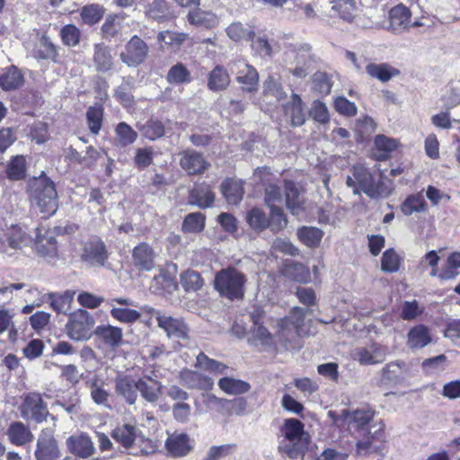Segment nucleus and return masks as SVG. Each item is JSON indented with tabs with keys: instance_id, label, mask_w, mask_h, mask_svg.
I'll use <instances>...</instances> for the list:
<instances>
[{
	"instance_id": "obj_18",
	"label": "nucleus",
	"mask_w": 460,
	"mask_h": 460,
	"mask_svg": "<svg viewBox=\"0 0 460 460\" xmlns=\"http://www.w3.org/2000/svg\"><path fill=\"white\" fill-rule=\"evenodd\" d=\"M132 262L138 270L150 271L155 267V251L147 243H141L132 251Z\"/></svg>"
},
{
	"instance_id": "obj_17",
	"label": "nucleus",
	"mask_w": 460,
	"mask_h": 460,
	"mask_svg": "<svg viewBox=\"0 0 460 460\" xmlns=\"http://www.w3.org/2000/svg\"><path fill=\"white\" fill-rule=\"evenodd\" d=\"M283 111L293 127L302 126L305 122V105L296 93H293L289 101L283 104Z\"/></svg>"
},
{
	"instance_id": "obj_14",
	"label": "nucleus",
	"mask_w": 460,
	"mask_h": 460,
	"mask_svg": "<svg viewBox=\"0 0 460 460\" xmlns=\"http://www.w3.org/2000/svg\"><path fill=\"white\" fill-rule=\"evenodd\" d=\"M180 382L189 389L209 391L214 386V380L196 370L183 368L179 373Z\"/></svg>"
},
{
	"instance_id": "obj_24",
	"label": "nucleus",
	"mask_w": 460,
	"mask_h": 460,
	"mask_svg": "<svg viewBox=\"0 0 460 460\" xmlns=\"http://www.w3.org/2000/svg\"><path fill=\"white\" fill-rule=\"evenodd\" d=\"M161 382L146 376L137 379V390L148 402H156L162 394Z\"/></svg>"
},
{
	"instance_id": "obj_52",
	"label": "nucleus",
	"mask_w": 460,
	"mask_h": 460,
	"mask_svg": "<svg viewBox=\"0 0 460 460\" xmlns=\"http://www.w3.org/2000/svg\"><path fill=\"white\" fill-rule=\"evenodd\" d=\"M6 174L8 179L18 181L26 175L25 158L22 155L14 156L7 165Z\"/></svg>"
},
{
	"instance_id": "obj_21",
	"label": "nucleus",
	"mask_w": 460,
	"mask_h": 460,
	"mask_svg": "<svg viewBox=\"0 0 460 460\" xmlns=\"http://www.w3.org/2000/svg\"><path fill=\"white\" fill-rule=\"evenodd\" d=\"M286 206L293 215L304 210L305 199L300 188L292 181H284Z\"/></svg>"
},
{
	"instance_id": "obj_5",
	"label": "nucleus",
	"mask_w": 460,
	"mask_h": 460,
	"mask_svg": "<svg viewBox=\"0 0 460 460\" xmlns=\"http://www.w3.org/2000/svg\"><path fill=\"white\" fill-rule=\"evenodd\" d=\"M95 321L93 315L84 309L69 314L68 322L66 324V331L68 337L75 341L88 340L93 332Z\"/></svg>"
},
{
	"instance_id": "obj_3",
	"label": "nucleus",
	"mask_w": 460,
	"mask_h": 460,
	"mask_svg": "<svg viewBox=\"0 0 460 460\" xmlns=\"http://www.w3.org/2000/svg\"><path fill=\"white\" fill-rule=\"evenodd\" d=\"M247 279L244 273L234 267H227L217 272L214 279L215 289L229 300H240L244 296Z\"/></svg>"
},
{
	"instance_id": "obj_49",
	"label": "nucleus",
	"mask_w": 460,
	"mask_h": 460,
	"mask_svg": "<svg viewBox=\"0 0 460 460\" xmlns=\"http://www.w3.org/2000/svg\"><path fill=\"white\" fill-rule=\"evenodd\" d=\"M188 38L189 35L187 33L173 31H164L157 35L158 41L164 42L166 46L175 50H178Z\"/></svg>"
},
{
	"instance_id": "obj_61",
	"label": "nucleus",
	"mask_w": 460,
	"mask_h": 460,
	"mask_svg": "<svg viewBox=\"0 0 460 460\" xmlns=\"http://www.w3.org/2000/svg\"><path fill=\"white\" fill-rule=\"evenodd\" d=\"M103 109L101 105L92 106L87 110L86 118L90 131L96 135L102 128Z\"/></svg>"
},
{
	"instance_id": "obj_36",
	"label": "nucleus",
	"mask_w": 460,
	"mask_h": 460,
	"mask_svg": "<svg viewBox=\"0 0 460 460\" xmlns=\"http://www.w3.org/2000/svg\"><path fill=\"white\" fill-rule=\"evenodd\" d=\"M138 429L135 425L127 423L117 427L111 437L124 447H130L137 437Z\"/></svg>"
},
{
	"instance_id": "obj_6",
	"label": "nucleus",
	"mask_w": 460,
	"mask_h": 460,
	"mask_svg": "<svg viewBox=\"0 0 460 460\" xmlns=\"http://www.w3.org/2000/svg\"><path fill=\"white\" fill-rule=\"evenodd\" d=\"M149 55L148 45L137 35H134L119 54L123 64L128 67H137L143 64Z\"/></svg>"
},
{
	"instance_id": "obj_16",
	"label": "nucleus",
	"mask_w": 460,
	"mask_h": 460,
	"mask_svg": "<svg viewBox=\"0 0 460 460\" xmlns=\"http://www.w3.org/2000/svg\"><path fill=\"white\" fill-rule=\"evenodd\" d=\"M66 446L71 454L80 458H88L95 453L91 438L84 433L70 436Z\"/></svg>"
},
{
	"instance_id": "obj_11",
	"label": "nucleus",
	"mask_w": 460,
	"mask_h": 460,
	"mask_svg": "<svg viewBox=\"0 0 460 460\" xmlns=\"http://www.w3.org/2000/svg\"><path fill=\"white\" fill-rule=\"evenodd\" d=\"M388 353L386 347L374 343L367 347H358L351 351V358L361 365H375L385 360Z\"/></svg>"
},
{
	"instance_id": "obj_29",
	"label": "nucleus",
	"mask_w": 460,
	"mask_h": 460,
	"mask_svg": "<svg viewBox=\"0 0 460 460\" xmlns=\"http://www.w3.org/2000/svg\"><path fill=\"white\" fill-rule=\"evenodd\" d=\"M75 292L66 290L64 293H49L45 296L50 303V307L58 314H67L71 308Z\"/></svg>"
},
{
	"instance_id": "obj_19",
	"label": "nucleus",
	"mask_w": 460,
	"mask_h": 460,
	"mask_svg": "<svg viewBox=\"0 0 460 460\" xmlns=\"http://www.w3.org/2000/svg\"><path fill=\"white\" fill-rule=\"evenodd\" d=\"M410 18L411 13L407 7L396 5L390 10L389 22L385 28L394 33H401L411 25Z\"/></svg>"
},
{
	"instance_id": "obj_48",
	"label": "nucleus",
	"mask_w": 460,
	"mask_h": 460,
	"mask_svg": "<svg viewBox=\"0 0 460 460\" xmlns=\"http://www.w3.org/2000/svg\"><path fill=\"white\" fill-rule=\"evenodd\" d=\"M273 340L271 333L263 325L259 324L257 320H254V326L251 332L249 342L254 346H269L273 344Z\"/></svg>"
},
{
	"instance_id": "obj_57",
	"label": "nucleus",
	"mask_w": 460,
	"mask_h": 460,
	"mask_svg": "<svg viewBox=\"0 0 460 460\" xmlns=\"http://www.w3.org/2000/svg\"><path fill=\"white\" fill-rule=\"evenodd\" d=\"M423 312L424 307L417 300L403 301L400 306V317L405 321H413Z\"/></svg>"
},
{
	"instance_id": "obj_32",
	"label": "nucleus",
	"mask_w": 460,
	"mask_h": 460,
	"mask_svg": "<svg viewBox=\"0 0 460 460\" xmlns=\"http://www.w3.org/2000/svg\"><path fill=\"white\" fill-rule=\"evenodd\" d=\"M7 436L10 442L16 446H23L33 438L29 427L20 421L13 422L9 426Z\"/></svg>"
},
{
	"instance_id": "obj_44",
	"label": "nucleus",
	"mask_w": 460,
	"mask_h": 460,
	"mask_svg": "<svg viewBox=\"0 0 460 460\" xmlns=\"http://www.w3.org/2000/svg\"><path fill=\"white\" fill-rule=\"evenodd\" d=\"M151 288L158 294H172L177 289V283L169 274L162 271L154 277Z\"/></svg>"
},
{
	"instance_id": "obj_39",
	"label": "nucleus",
	"mask_w": 460,
	"mask_h": 460,
	"mask_svg": "<svg viewBox=\"0 0 460 460\" xmlns=\"http://www.w3.org/2000/svg\"><path fill=\"white\" fill-rule=\"evenodd\" d=\"M219 388L227 394L239 395L247 393L251 385L249 383L234 377H222L218 380Z\"/></svg>"
},
{
	"instance_id": "obj_35",
	"label": "nucleus",
	"mask_w": 460,
	"mask_h": 460,
	"mask_svg": "<svg viewBox=\"0 0 460 460\" xmlns=\"http://www.w3.org/2000/svg\"><path fill=\"white\" fill-rule=\"evenodd\" d=\"M188 21L192 25L201 26L208 29L214 28L218 24V18L215 13L199 8L189 13Z\"/></svg>"
},
{
	"instance_id": "obj_53",
	"label": "nucleus",
	"mask_w": 460,
	"mask_h": 460,
	"mask_svg": "<svg viewBox=\"0 0 460 460\" xmlns=\"http://www.w3.org/2000/svg\"><path fill=\"white\" fill-rule=\"evenodd\" d=\"M58 50L50 39L43 35L40 38L39 48L36 51V57L41 59H50L54 63L58 62Z\"/></svg>"
},
{
	"instance_id": "obj_26",
	"label": "nucleus",
	"mask_w": 460,
	"mask_h": 460,
	"mask_svg": "<svg viewBox=\"0 0 460 460\" xmlns=\"http://www.w3.org/2000/svg\"><path fill=\"white\" fill-rule=\"evenodd\" d=\"M115 391L128 404H134L137 399V380L128 376L118 377L115 381Z\"/></svg>"
},
{
	"instance_id": "obj_63",
	"label": "nucleus",
	"mask_w": 460,
	"mask_h": 460,
	"mask_svg": "<svg viewBox=\"0 0 460 460\" xmlns=\"http://www.w3.org/2000/svg\"><path fill=\"white\" fill-rule=\"evenodd\" d=\"M121 29V22L117 14H110L107 16L102 26V32L105 39H111L118 36Z\"/></svg>"
},
{
	"instance_id": "obj_41",
	"label": "nucleus",
	"mask_w": 460,
	"mask_h": 460,
	"mask_svg": "<svg viewBox=\"0 0 460 460\" xmlns=\"http://www.w3.org/2000/svg\"><path fill=\"white\" fill-rule=\"evenodd\" d=\"M23 84V75L21 71L14 66H11L0 76V86L5 90H14L22 86Z\"/></svg>"
},
{
	"instance_id": "obj_50",
	"label": "nucleus",
	"mask_w": 460,
	"mask_h": 460,
	"mask_svg": "<svg viewBox=\"0 0 460 460\" xmlns=\"http://www.w3.org/2000/svg\"><path fill=\"white\" fill-rule=\"evenodd\" d=\"M38 253L49 262H52L58 255L57 241L54 237L40 238L37 242Z\"/></svg>"
},
{
	"instance_id": "obj_46",
	"label": "nucleus",
	"mask_w": 460,
	"mask_h": 460,
	"mask_svg": "<svg viewBox=\"0 0 460 460\" xmlns=\"http://www.w3.org/2000/svg\"><path fill=\"white\" fill-rule=\"evenodd\" d=\"M323 235V231L314 226H303L297 230L299 240L307 247L318 246Z\"/></svg>"
},
{
	"instance_id": "obj_1",
	"label": "nucleus",
	"mask_w": 460,
	"mask_h": 460,
	"mask_svg": "<svg viewBox=\"0 0 460 460\" xmlns=\"http://www.w3.org/2000/svg\"><path fill=\"white\" fill-rule=\"evenodd\" d=\"M346 185L352 189L353 194L364 193L372 199L386 198L393 191L390 179L359 164L352 166L350 175L346 178Z\"/></svg>"
},
{
	"instance_id": "obj_28",
	"label": "nucleus",
	"mask_w": 460,
	"mask_h": 460,
	"mask_svg": "<svg viewBox=\"0 0 460 460\" xmlns=\"http://www.w3.org/2000/svg\"><path fill=\"white\" fill-rule=\"evenodd\" d=\"M431 335L428 327L418 324L411 328L407 334V346L411 349H420L429 344Z\"/></svg>"
},
{
	"instance_id": "obj_27",
	"label": "nucleus",
	"mask_w": 460,
	"mask_h": 460,
	"mask_svg": "<svg viewBox=\"0 0 460 460\" xmlns=\"http://www.w3.org/2000/svg\"><path fill=\"white\" fill-rule=\"evenodd\" d=\"M190 203L201 208H209L215 200V194L207 183L196 185L190 193Z\"/></svg>"
},
{
	"instance_id": "obj_8",
	"label": "nucleus",
	"mask_w": 460,
	"mask_h": 460,
	"mask_svg": "<svg viewBox=\"0 0 460 460\" xmlns=\"http://www.w3.org/2000/svg\"><path fill=\"white\" fill-rule=\"evenodd\" d=\"M22 416L24 419H31L36 422H42L47 420L49 411L46 402H43L40 394H28L20 407Z\"/></svg>"
},
{
	"instance_id": "obj_43",
	"label": "nucleus",
	"mask_w": 460,
	"mask_h": 460,
	"mask_svg": "<svg viewBox=\"0 0 460 460\" xmlns=\"http://www.w3.org/2000/svg\"><path fill=\"white\" fill-rule=\"evenodd\" d=\"M263 96L268 102L272 99L281 102L287 97V93L279 80L270 76L263 84Z\"/></svg>"
},
{
	"instance_id": "obj_40",
	"label": "nucleus",
	"mask_w": 460,
	"mask_h": 460,
	"mask_svg": "<svg viewBox=\"0 0 460 460\" xmlns=\"http://www.w3.org/2000/svg\"><path fill=\"white\" fill-rule=\"evenodd\" d=\"M114 142L119 146H128L135 143L137 133L126 122H119L115 128Z\"/></svg>"
},
{
	"instance_id": "obj_56",
	"label": "nucleus",
	"mask_w": 460,
	"mask_h": 460,
	"mask_svg": "<svg viewBox=\"0 0 460 460\" xmlns=\"http://www.w3.org/2000/svg\"><path fill=\"white\" fill-rule=\"evenodd\" d=\"M332 8L341 19L348 22L352 21L357 9L355 0H333Z\"/></svg>"
},
{
	"instance_id": "obj_51",
	"label": "nucleus",
	"mask_w": 460,
	"mask_h": 460,
	"mask_svg": "<svg viewBox=\"0 0 460 460\" xmlns=\"http://www.w3.org/2000/svg\"><path fill=\"white\" fill-rule=\"evenodd\" d=\"M142 135L150 141H155L164 135V124L156 119H149L138 128Z\"/></svg>"
},
{
	"instance_id": "obj_12",
	"label": "nucleus",
	"mask_w": 460,
	"mask_h": 460,
	"mask_svg": "<svg viewBox=\"0 0 460 460\" xmlns=\"http://www.w3.org/2000/svg\"><path fill=\"white\" fill-rule=\"evenodd\" d=\"M36 460H56L60 456L59 449L51 429H43L37 441Z\"/></svg>"
},
{
	"instance_id": "obj_13",
	"label": "nucleus",
	"mask_w": 460,
	"mask_h": 460,
	"mask_svg": "<svg viewBox=\"0 0 460 460\" xmlns=\"http://www.w3.org/2000/svg\"><path fill=\"white\" fill-rule=\"evenodd\" d=\"M179 155L181 167L190 175L201 174L210 166L203 155L193 149L184 150Z\"/></svg>"
},
{
	"instance_id": "obj_33",
	"label": "nucleus",
	"mask_w": 460,
	"mask_h": 460,
	"mask_svg": "<svg viewBox=\"0 0 460 460\" xmlns=\"http://www.w3.org/2000/svg\"><path fill=\"white\" fill-rule=\"evenodd\" d=\"M367 75L385 83L398 75L400 71L387 63H370L366 66Z\"/></svg>"
},
{
	"instance_id": "obj_7",
	"label": "nucleus",
	"mask_w": 460,
	"mask_h": 460,
	"mask_svg": "<svg viewBox=\"0 0 460 460\" xmlns=\"http://www.w3.org/2000/svg\"><path fill=\"white\" fill-rule=\"evenodd\" d=\"M230 70L236 76L243 91L252 93L257 90L259 75L256 69L243 59H235L230 63Z\"/></svg>"
},
{
	"instance_id": "obj_64",
	"label": "nucleus",
	"mask_w": 460,
	"mask_h": 460,
	"mask_svg": "<svg viewBox=\"0 0 460 460\" xmlns=\"http://www.w3.org/2000/svg\"><path fill=\"white\" fill-rule=\"evenodd\" d=\"M400 267V260L393 249L386 250L381 259V270L385 272H396Z\"/></svg>"
},
{
	"instance_id": "obj_2",
	"label": "nucleus",
	"mask_w": 460,
	"mask_h": 460,
	"mask_svg": "<svg viewBox=\"0 0 460 460\" xmlns=\"http://www.w3.org/2000/svg\"><path fill=\"white\" fill-rule=\"evenodd\" d=\"M284 438L279 446L280 453L291 459L304 457L309 443V435L304 430V424L296 419L285 420L281 429Z\"/></svg>"
},
{
	"instance_id": "obj_15",
	"label": "nucleus",
	"mask_w": 460,
	"mask_h": 460,
	"mask_svg": "<svg viewBox=\"0 0 460 460\" xmlns=\"http://www.w3.org/2000/svg\"><path fill=\"white\" fill-rule=\"evenodd\" d=\"M156 320L158 326L166 332L168 337L175 339L188 337V328L181 319L157 313Z\"/></svg>"
},
{
	"instance_id": "obj_4",
	"label": "nucleus",
	"mask_w": 460,
	"mask_h": 460,
	"mask_svg": "<svg viewBox=\"0 0 460 460\" xmlns=\"http://www.w3.org/2000/svg\"><path fill=\"white\" fill-rule=\"evenodd\" d=\"M32 202L45 217L53 215L58 208V193L54 182L46 176L34 178L30 182Z\"/></svg>"
},
{
	"instance_id": "obj_9",
	"label": "nucleus",
	"mask_w": 460,
	"mask_h": 460,
	"mask_svg": "<svg viewBox=\"0 0 460 460\" xmlns=\"http://www.w3.org/2000/svg\"><path fill=\"white\" fill-rule=\"evenodd\" d=\"M81 259L91 266H104L108 260L105 243L97 237L88 240L84 243Z\"/></svg>"
},
{
	"instance_id": "obj_42",
	"label": "nucleus",
	"mask_w": 460,
	"mask_h": 460,
	"mask_svg": "<svg viewBox=\"0 0 460 460\" xmlns=\"http://www.w3.org/2000/svg\"><path fill=\"white\" fill-rule=\"evenodd\" d=\"M166 80L170 84H187L191 82V75L184 64L178 62L168 70Z\"/></svg>"
},
{
	"instance_id": "obj_45",
	"label": "nucleus",
	"mask_w": 460,
	"mask_h": 460,
	"mask_svg": "<svg viewBox=\"0 0 460 460\" xmlns=\"http://www.w3.org/2000/svg\"><path fill=\"white\" fill-rule=\"evenodd\" d=\"M226 34L234 41L250 40L254 37L252 27L240 22L231 23L226 28Z\"/></svg>"
},
{
	"instance_id": "obj_30",
	"label": "nucleus",
	"mask_w": 460,
	"mask_h": 460,
	"mask_svg": "<svg viewBox=\"0 0 460 460\" xmlns=\"http://www.w3.org/2000/svg\"><path fill=\"white\" fill-rule=\"evenodd\" d=\"M93 333L100 341L111 348L119 346L123 336L120 328L111 325H100Z\"/></svg>"
},
{
	"instance_id": "obj_31",
	"label": "nucleus",
	"mask_w": 460,
	"mask_h": 460,
	"mask_svg": "<svg viewBox=\"0 0 460 460\" xmlns=\"http://www.w3.org/2000/svg\"><path fill=\"white\" fill-rule=\"evenodd\" d=\"M221 192L228 204L237 205L243 199V182L238 180L226 179L221 183Z\"/></svg>"
},
{
	"instance_id": "obj_38",
	"label": "nucleus",
	"mask_w": 460,
	"mask_h": 460,
	"mask_svg": "<svg viewBox=\"0 0 460 460\" xmlns=\"http://www.w3.org/2000/svg\"><path fill=\"white\" fill-rule=\"evenodd\" d=\"M195 366L203 371H207L214 375L226 374L229 369V367L223 362L210 358L203 352H200L197 356Z\"/></svg>"
},
{
	"instance_id": "obj_54",
	"label": "nucleus",
	"mask_w": 460,
	"mask_h": 460,
	"mask_svg": "<svg viewBox=\"0 0 460 460\" xmlns=\"http://www.w3.org/2000/svg\"><path fill=\"white\" fill-rule=\"evenodd\" d=\"M181 284L187 292L197 291L203 286V279L199 273L188 270L180 276Z\"/></svg>"
},
{
	"instance_id": "obj_22",
	"label": "nucleus",
	"mask_w": 460,
	"mask_h": 460,
	"mask_svg": "<svg viewBox=\"0 0 460 460\" xmlns=\"http://www.w3.org/2000/svg\"><path fill=\"white\" fill-rule=\"evenodd\" d=\"M93 62L95 70L99 73H108L114 66V56L111 48L104 44H95L93 48Z\"/></svg>"
},
{
	"instance_id": "obj_10",
	"label": "nucleus",
	"mask_w": 460,
	"mask_h": 460,
	"mask_svg": "<svg viewBox=\"0 0 460 460\" xmlns=\"http://www.w3.org/2000/svg\"><path fill=\"white\" fill-rule=\"evenodd\" d=\"M329 414L332 417L335 424L339 425L340 422L343 421L349 427L357 429H364L374 418V411L369 408L357 409L354 411L343 410L341 415L338 418H334L332 411H329Z\"/></svg>"
},
{
	"instance_id": "obj_25",
	"label": "nucleus",
	"mask_w": 460,
	"mask_h": 460,
	"mask_svg": "<svg viewBox=\"0 0 460 460\" xmlns=\"http://www.w3.org/2000/svg\"><path fill=\"white\" fill-rule=\"evenodd\" d=\"M165 445L168 452L174 457L184 456L192 449L188 435L183 433L170 435Z\"/></svg>"
},
{
	"instance_id": "obj_59",
	"label": "nucleus",
	"mask_w": 460,
	"mask_h": 460,
	"mask_svg": "<svg viewBox=\"0 0 460 460\" xmlns=\"http://www.w3.org/2000/svg\"><path fill=\"white\" fill-rule=\"evenodd\" d=\"M285 275L297 282H307L310 279L308 270L299 262L291 261L288 263L284 270Z\"/></svg>"
},
{
	"instance_id": "obj_47",
	"label": "nucleus",
	"mask_w": 460,
	"mask_h": 460,
	"mask_svg": "<svg viewBox=\"0 0 460 460\" xmlns=\"http://www.w3.org/2000/svg\"><path fill=\"white\" fill-rule=\"evenodd\" d=\"M428 205L421 193L409 196L402 204L401 211L405 216H411L414 212H425Z\"/></svg>"
},
{
	"instance_id": "obj_55",
	"label": "nucleus",
	"mask_w": 460,
	"mask_h": 460,
	"mask_svg": "<svg viewBox=\"0 0 460 460\" xmlns=\"http://www.w3.org/2000/svg\"><path fill=\"white\" fill-rule=\"evenodd\" d=\"M205 227V216L202 213L188 214L182 223V231L185 233H199Z\"/></svg>"
},
{
	"instance_id": "obj_34",
	"label": "nucleus",
	"mask_w": 460,
	"mask_h": 460,
	"mask_svg": "<svg viewBox=\"0 0 460 460\" xmlns=\"http://www.w3.org/2000/svg\"><path fill=\"white\" fill-rule=\"evenodd\" d=\"M407 371L406 364L402 361L390 362L381 371V382L399 383L403 379V374Z\"/></svg>"
},
{
	"instance_id": "obj_20",
	"label": "nucleus",
	"mask_w": 460,
	"mask_h": 460,
	"mask_svg": "<svg viewBox=\"0 0 460 460\" xmlns=\"http://www.w3.org/2000/svg\"><path fill=\"white\" fill-rule=\"evenodd\" d=\"M277 339L286 349H295L300 347L299 338L303 336L297 330L289 326L288 320L283 318L278 322Z\"/></svg>"
},
{
	"instance_id": "obj_37",
	"label": "nucleus",
	"mask_w": 460,
	"mask_h": 460,
	"mask_svg": "<svg viewBox=\"0 0 460 460\" xmlns=\"http://www.w3.org/2000/svg\"><path fill=\"white\" fill-rule=\"evenodd\" d=\"M146 13L149 18L158 22L169 21L173 17V13L165 0H154L148 5Z\"/></svg>"
},
{
	"instance_id": "obj_58",
	"label": "nucleus",
	"mask_w": 460,
	"mask_h": 460,
	"mask_svg": "<svg viewBox=\"0 0 460 460\" xmlns=\"http://www.w3.org/2000/svg\"><path fill=\"white\" fill-rule=\"evenodd\" d=\"M104 9L102 6L92 4L84 5L81 10V18L88 25L97 23L103 16Z\"/></svg>"
},
{
	"instance_id": "obj_60",
	"label": "nucleus",
	"mask_w": 460,
	"mask_h": 460,
	"mask_svg": "<svg viewBox=\"0 0 460 460\" xmlns=\"http://www.w3.org/2000/svg\"><path fill=\"white\" fill-rule=\"evenodd\" d=\"M305 310L300 307H294L289 314L284 317V320H288L289 326L297 330L303 335L307 334V330L305 324Z\"/></svg>"
},
{
	"instance_id": "obj_62",
	"label": "nucleus",
	"mask_w": 460,
	"mask_h": 460,
	"mask_svg": "<svg viewBox=\"0 0 460 460\" xmlns=\"http://www.w3.org/2000/svg\"><path fill=\"white\" fill-rule=\"evenodd\" d=\"M246 220L254 230L261 231L269 226V219L265 213L257 208H253L247 213Z\"/></svg>"
},
{
	"instance_id": "obj_23",
	"label": "nucleus",
	"mask_w": 460,
	"mask_h": 460,
	"mask_svg": "<svg viewBox=\"0 0 460 460\" xmlns=\"http://www.w3.org/2000/svg\"><path fill=\"white\" fill-rule=\"evenodd\" d=\"M230 83V75L223 66H216L208 75L207 87L211 92L225 91L228 88Z\"/></svg>"
}]
</instances>
